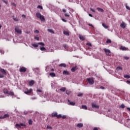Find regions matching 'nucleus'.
Masks as SVG:
<instances>
[{"instance_id":"4","label":"nucleus","mask_w":130,"mask_h":130,"mask_svg":"<svg viewBox=\"0 0 130 130\" xmlns=\"http://www.w3.org/2000/svg\"><path fill=\"white\" fill-rule=\"evenodd\" d=\"M91 107L92 108H95L96 109H99V105L95 104V103H92L91 104Z\"/></svg>"},{"instance_id":"53","label":"nucleus","mask_w":130,"mask_h":130,"mask_svg":"<svg viewBox=\"0 0 130 130\" xmlns=\"http://www.w3.org/2000/svg\"><path fill=\"white\" fill-rule=\"evenodd\" d=\"M21 126H26V124L24 123H21L20 124Z\"/></svg>"},{"instance_id":"61","label":"nucleus","mask_w":130,"mask_h":130,"mask_svg":"<svg viewBox=\"0 0 130 130\" xmlns=\"http://www.w3.org/2000/svg\"><path fill=\"white\" fill-rule=\"evenodd\" d=\"M62 21L63 22H67V20L64 19H62Z\"/></svg>"},{"instance_id":"35","label":"nucleus","mask_w":130,"mask_h":130,"mask_svg":"<svg viewBox=\"0 0 130 130\" xmlns=\"http://www.w3.org/2000/svg\"><path fill=\"white\" fill-rule=\"evenodd\" d=\"M119 70H121V71H122V68H121L120 67H118L116 68V71H119Z\"/></svg>"},{"instance_id":"56","label":"nucleus","mask_w":130,"mask_h":130,"mask_svg":"<svg viewBox=\"0 0 130 130\" xmlns=\"http://www.w3.org/2000/svg\"><path fill=\"white\" fill-rule=\"evenodd\" d=\"M64 16H65V17H70V15H69L68 14H65Z\"/></svg>"},{"instance_id":"55","label":"nucleus","mask_w":130,"mask_h":130,"mask_svg":"<svg viewBox=\"0 0 130 130\" xmlns=\"http://www.w3.org/2000/svg\"><path fill=\"white\" fill-rule=\"evenodd\" d=\"M11 5H12V6H14V7H16V4H15V3H11Z\"/></svg>"},{"instance_id":"22","label":"nucleus","mask_w":130,"mask_h":130,"mask_svg":"<svg viewBox=\"0 0 130 130\" xmlns=\"http://www.w3.org/2000/svg\"><path fill=\"white\" fill-rule=\"evenodd\" d=\"M47 31L48 32H49L50 33H51L52 34H54V31H53V30H52L51 29H48Z\"/></svg>"},{"instance_id":"15","label":"nucleus","mask_w":130,"mask_h":130,"mask_svg":"<svg viewBox=\"0 0 130 130\" xmlns=\"http://www.w3.org/2000/svg\"><path fill=\"white\" fill-rule=\"evenodd\" d=\"M79 39L80 40H82V41H84L85 40V37L80 35H79Z\"/></svg>"},{"instance_id":"40","label":"nucleus","mask_w":130,"mask_h":130,"mask_svg":"<svg viewBox=\"0 0 130 130\" xmlns=\"http://www.w3.org/2000/svg\"><path fill=\"white\" fill-rule=\"evenodd\" d=\"M38 9H40L41 10H43V7L42 6L39 5L37 7Z\"/></svg>"},{"instance_id":"23","label":"nucleus","mask_w":130,"mask_h":130,"mask_svg":"<svg viewBox=\"0 0 130 130\" xmlns=\"http://www.w3.org/2000/svg\"><path fill=\"white\" fill-rule=\"evenodd\" d=\"M66 87H62L60 88V91H61V92H66Z\"/></svg>"},{"instance_id":"47","label":"nucleus","mask_w":130,"mask_h":130,"mask_svg":"<svg viewBox=\"0 0 130 130\" xmlns=\"http://www.w3.org/2000/svg\"><path fill=\"white\" fill-rule=\"evenodd\" d=\"M47 129L49 128L50 129H52V127H51L50 126H47Z\"/></svg>"},{"instance_id":"28","label":"nucleus","mask_w":130,"mask_h":130,"mask_svg":"<svg viewBox=\"0 0 130 130\" xmlns=\"http://www.w3.org/2000/svg\"><path fill=\"white\" fill-rule=\"evenodd\" d=\"M102 26L104 27V28H105V29H107V28H108V26L105 25V23H102Z\"/></svg>"},{"instance_id":"54","label":"nucleus","mask_w":130,"mask_h":130,"mask_svg":"<svg viewBox=\"0 0 130 130\" xmlns=\"http://www.w3.org/2000/svg\"><path fill=\"white\" fill-rule=\"evenodd\" d=\"M35 33H37V34L39 33V30H35Z\"/></svg>"},{"instance_id":"48","label":"nucleus","mask_w":130,"mask_h":130,"mask_svg":"<svg viewBox=\"0 0 130 130\" xmlns=\"http://www.w3.org/2000/svg\"><path fill=\"white\" fill-rule=\"evenodd\" d=\"M126 9H127V10H129V11H130V7H129V6H128L127 5L126 6Z\"/></svg>"},{"instance_id":"60","label":"nucleus","mask_w":130,"mask_h":130,"mask_svg":"<svg viewBox=\"0 0 130 130\" xmlns=\"http://www.w3.org/2000/svg\"><path fill=\"white\" fill-rule=\"evenodd\" d=\"M126 83L127 84H130V80H127Z\"/></svg>"},{"instance_id":"16","label":"nucleus","mask_w":130,"mask_h":130,"mask_svg":"<svg viewBox=\"0 0 130 130\" xmlns=\"http://www.w3.org/2000/svg\"><path fill=\"white\" fill-rule=\"evenodd\" d=\"M51 115L52 117H56V116H57V112L52 113Z\"/></svg>"},{"instance_id":"43","label":"nucleus","mask_w":130,"mask_h":130,"mask_svg":"<svg viewBox=\"0 0 130 130\" xmlns=\"http://www.w3.org/2000/svg\"><path fill=\"white\" fill-rule=\"evenodd\" d=\"M2 1L3 2V3H5V4H6V5H8V1H5V0H2Z\"/></svg>"},{"instance_id":"37","label":"nucleus","mask_w":130,"mask_h":130,"mask_svg":"<svg viewBox=\"0 0 130 130\" xmlns=\"http://www.w3.org/2000/svg\"><path fill=\"white\" fill-rule=\"evenodd\" d=\"M125 106H124V104H121L120 106V108H122V109L125 108Z\"/></svg>"},{"instance_id":"11","label":"nucleus","mask_w":130,"mask_h":130,"mask_svg":"<svg viewBox=\"0 0 130 130\" xmlns=\"http://www.w3.org/2000/svg\"><path fill=\"white\" fill-rule=\"evenodd\" d=\"M63 75H66L67 76H70V72L68 71L64 70L62 72Z\"/></svg>"},{"instance_id":"31","label":"nucleus","mask_w":130,"mask_h":130,"mask_svg":"<svg viewBox=\"0 0 130 130\" xmlns=\"http://www.w3.org/2000/svg\"><path fill=\"white\" fill-rule=\"evenodd\" d=\"M9 95L10 96H14V92L13 91H10L8 92Z\"/></svg>"},{"instance_id":"18","label":"nucleus","mask_w":130,"mask_h":130,"mask_svg":"<svg viewBox=\"0 0 130 130\" xmlns=\"http://www.w3.org/2000/svg\"><path fill=\"white\" fill-rule=\"evenodd\" d=\"M59 67H63V68H67V64L66 63H60L59 65Z\"/></svg>"},{"instance_id":"62","label":"nucleus","mask_w":130,"mask_h":130,"mask_svg":"<svg viewBox=\"0 0 130 130\" xmlns=\"http://www.w3.org/2000/svg\"><path fill=\"white\" fill-rule=\"evenodd\" d=\"M22 17L23 18H26V15L23 14V15H22Z\"/></svg>"},{"instance_id":"33","label":"nucleus","mask_w":130,"mask_h":130,"mask_svg":"<svg viewBox=\"0 0 130 130\" xmlns=\"http://www.w3.org/2000/svg\"><path fill=\"white\" fill-rule=\"evenodd\" d=\"M33 123V121H32V119H30L28 121V124L31 125Z\"/></svg>"},{"instance_id":"51","label":"nucleus","mask_w":130,"mask_h":130,"mask_svg":"<svg viewBox=\"0 0 130 130\" xmlns=\"http://www.w3.org/2000/svg\"><path fill=\"white\" fill-rule=\"evenodd\" d=\"M90 11L91 12H92V13H95V10L92 9V8H90Z\"/></svg>"},{"instance_id":"12","label":"nucleus","mask_w":130,"mask_h":130,"mask_svg":"<svg viewBox=\"0 0 130 130\" xmlns=\"http://www.w3.org/2000/svg\"><path fill=\"white\" fill-rule=\"evenodd\" d=\"M121 28H122V29H124L125 27H126V25H125V23L124 22H122L120 24Z\"/></svg>"},{"instance_id":"17","label":"nucleus","mask_w":130,"mask_h":130,"mask_svg":"<svg viewBox=\"0 0 130 130\" xmlns=\"http://www.w3.org/2000/svg\"><path fill=\"white\" fill-rule=\"evenodd\" d=\"M120 49L121 50H123V51L127 50V48H126V47L122 46L120 47Z\"/></svg>"},{"instance_id":"2","label":"nucleus","mask_w":130,"mask_h":130,"mask_svg":"<svg viewBox=\"0 0 130 130\" xmlns=\"http://www.w3.org/2000/svg\"><path fill=\"white\" fill-rule=\"evenodd\" d=\"M15 30L17 32V34H22V30L19 28V26H15Z\"/></svg>"},{"instance_id":"42","label":"nucleus","mask_w":130,"mask_h":130,"mask_svg":"<svg viewBox=\"0 0 130 130\" xmlns=\"http://www.w3.org/2000/svg\"><path fill=\"white\" fill-rule=\"evenodd\" d=\"M66 93L67 94V95H70V94H71V91L67 90Z\"/></svg>"},{"instance_id":"38","label":"nucleus","mask_w":130,"mask_h":130,"mask_svg":"<svg viewBox=\"0 0 130 130\" xmlns=\"http://www.w3.org/2000/svg\"><path fill=\"white\" fill-rule=\"evenodd\" d=\"M56 117L57 118H61L62 117L61 114L57 115Z\"/></svg>"},{"instance_id":"44","label":"nucleus","mask_w":130,"mask_h":130,"mask_svg":"<svg viewBox=\"0 0 130 130\" xmlns=\"http://www.w3.org/2000/svg\"><path fill=\"white\" fill-rule=\"evenodd\" d=\"M61 117H62V119H66V118H67V116L63 115V116H62Z\"/></svg>"},{"instance_id":"1","label":"nucleus","mask_w":130,"mask_h":130,"mask_svg":"<svg viewBox=\"0 0 130 130\" xmlns=\"http://www.w3.org/2000/svg\"><path fill=\"white\" fill-rule=\"evenodd\" d=\"M36 16L37 18H38V19H40L41 21H45V18H44V16L42 15L41 14H40V13L37 12L36 14Z\"/></svg>"},{"instance_id":"34","label":"nucleus","mask_w":130,"mask_h":130,"mask_svg":"<svg viewBox=\"0 0 130 130\" xmlns=\"http://www.w3.org/2000/svg\"><path fill=\"white\" fill-rule=\"evenodd\" d=\"M106 43H107V44H109V43H111V40L110 39H107V41H106Z\"/></svg>"},{"instance_id":"25","label":"nucleus","mask_w":130,"mask_h":130,"mask_svg":"<svg viewBox=\"0 0 130 130\" xmlns=\"http://www.w3.org/2000/svg\"><path fill=\"white\" fill-rule=\"evenodd\" d=\"M4 93L5 94H9V90H8V89H5L4 90Z\"/></svg>"},{"instance_id":"24","label":"nucleus","mask_w":130,"mask_h":130,"mask_svg":"<svg viewBox=\"0 0 130 130\" xmlns=\"http://www.w3.org/2000/svg\"><path fill=\"white\" fill-rule=\"evenodd\" d=\"M49 75L50 76V77H54L56 76L55 73H51L49 74Z\"/></svg>"},{"instance_id":"36","label":"nucleus","mask_w":130,"mask_h":130,"mask_svg":"<svg viewBox=\"0 0 130 130\" xmlns=\"http://www.w3.org/2000/svg\"><path fill=\"white\" fill-rule=\"evenodd\" d=\"M124 78H125V79H129L130 76L129 75H124Z\"/></svg>"},{"instance_id":"8","label":"nucleus","mask_w":130,"mask_h":130,"mask_svg":"<svg viewBox=\"0 0 130 130\" xmlns=\"http://www.w3.org/2000/svg\"><path fill=\"white\" fill-rule=\"evenodd\" d=\"M105 52L107 54V55H110L111 51L110 50L107 49H104Z\"/></svg>"},{"instance_id":"19","label":"nucleus","mask_w":130,"mask_h":130,"mask_svg":"<svg viewBox=\"0 0 130 130\" xmlns=\"http://www.w3.org/2000/svg\"><path fill=\"white\" fill-rule=\"evenodd\" d=\"M77 127H79V128L83 127V123H78L77 125Z\"/></svg>"},{"instance_id":"10","label":"nucleus","mask_w":130,"mask_h":130,"mask_svg":"<svg viewBox=\"0 0 130 130\" xmlns=\"http://www.w3.org/2000/svg\"><path fill=\"white\" fill-rule=\"evenodd\" d=\"M0 72L2 73V74H3V75H7V72H6V70H5V69L1 68L0 69Z\"/></svg>"},{"instance_id":"32","label":"nucleus","mask_w":130,"mask_h":130,"mask_svg":"<svg viewBox=\"0 0 130 130\" xmlns=\"http://www.w3.org/2000/svg\"><path fill=\"white\" fill-rule=\"evenodd\" d=\"M83 93H79L77 95L78 97H83Z\"/></svg>"},{"instance_id":"41","label":"nucleus","mask_w":130,"mask_h":130,"mask_svg":"<svg viewBox=\"0 0 130 130\" xmlns=\"http://www.w3.org/2000/svg\"><path fill=\"white\" fill-rule=\"evenodd\" d=\"M15 126H16V127H20V128H21V124H16L15 125Z\"/></svg>"},{"instance_id":"7","label":"nucleus","mask_w":130,"mask_h":130,"mask_svg":"<svg viewBox=\"0 0 130 130\" xmlns=\"http://www.w3.org/2000/svg\"><path fill=\"white\" fill-rule=\"evenodd\" d=\"M78 68L77 66H76L75 67H73L71 69V71L72 72V73H75L77 70H78Z\"/></svg>"},{"instance_id":"45","label":"nucleus","mask_w":130,"mask_h":130,"mask_svg":"<svg viewBox=\"0 0 130 130\" xmlns=\"http://www.w3.org/2000/svg\"><path fill=\"white\" fill-rule=\"evenodd\" d=\"M86 45H88V46H92V44L90 43H86Z\"/></svg>"},{"instance_id":"58","label":"nucleus","mask_w":130,"mask_h":130,"mask_svg":"<svg viewBox=\"0 0 130 130\" xmlns=\"http://www.w3.org/2000/svg\"><path fill=\"white\" fill-rule=\"evenodd\" d=\"M0 78H4V74H0Z\"/></svg>"},{"instance_id":"9","label":"nucleus","mask_w":130,"mask_h":130,"mask_svg":"<svg viewBox=\"0 0 130 130\" xmlns=\"http://www.w3.org/2000/svg\"><path fill=\"white\" fill-rule=\"evenodd\" d=\"M32 88H30L29 89H27V91H24V93L25 94H26V95H28V94H31V93H32Z\"/></svg>"},{"instance_id":"50","label":"nucleus","mask_w":130,"mask_h":130,"mask_svg":"<svg viewBox=\"0 0 130 130\" xmlns=\"http://www.w3.org/2000/svg\"><path fill=\"white\" fill-rule=\"evenodd\" d=\"M100 89H102V90H104V89H105V87H104V86H100Z\"/></svg>"},{"instance_id":"39","label":"nucleus","mask_w":130,"mask_h":130,"mask_svg":"<svg viewBox=\"0 0 130 130\" xmlns=\"http://www.w3.org/2000/svg\"><path fill=\"white\" fill-rule=\"evenodd\" d=\"M32 46H34V47H38V44H32Z\"/></svg>"},{"instance_id":"21","label":"nucleus","mask_w":130,"mask_h":130,"mask_svg":"<svg viewBox=\"0 0 130 130\" xmlns=\"http://www.w3.org/2000/svg\"><path fill=\"white\" fill-rule=\"evenodd\" d=\"M97 10L99 11V12H101V13H103V12H104V10L100 8H97Z\"/></svg>"},{"instance_id":"46","label":"nucleus","mask_w":130,"mask_h":130,"mask_svg":"<svg viewBox=\"0 0 130 130\" xmlns=\"http://www.w3.org/2000/svg\"><path fill=\"white\" fill-rule=\"evenodd\" d=\"M124 59H126V60H127V59H129V57H128L127 56H124Z\"/></svg>"},{"instance_id":"26","label":"nucleus","mask_w":130,"mask_h":130,"mask_svg":"<svg viewBox=\"0 0 130 130\" xmlns=\"http://www.w3.org/2000/svg\"><path fill=\"white\" fill-rule=\"evenodd\" d=\"M13 19L14 20V21H15V22H18V21H19V19L17 18V17H15V16H13Z\"/></svg>"},{"instance_id":"63","label":"nucleus","mask_w":130,"mask_h":130,"mask_svg":"<svg viewBox=\"0 0 130 130\" xmlns=\"http://www.w3.org/2000/svg\"><path fill=\"white\" fill-rule=\"evenodd\" d=\"M93 130H98V128H97V127H94V128H93Z\"/></svg>"},{"instance_id":"29","label":"nucleus","mask_w":130,"mask_h":130,"mask_svg":"<svg viewBox=\"0 0 130 130\" xmlns=\"http://www.w3.org/2000/svg\"><path fill=\"white\" fill-rule=\"evenodd\" d=\"M82 109H85V110H87V108L86 106V105H82Z\"/></svg>"},{"instance_id":"57","label":"nucleus","mask_w":130,"mask_h":130,"mask_svg":"<svg viewBox=\"0 0 130 130\" xmlns=\"http://www.w3.org/2000/svg\"><path fill=\"white\" fill-rule=\"evenodd\" d=\"M88 26H90V27H92V28H94V26L91 24H89Z\"/></svg>"},{"instance_id":"14","label":"nucleus","mask_w":130,"mask_h":130,"mask_svg":"<svg viewBox=\"0 0 130 130\" xmlns=\"http://www.w3.org/2000/svg\"><path fill=\"white\" fill-rule=\"evenodd\" d=\"M35 83V81H34V80H31L29 82V85L30 86H33V85H34Z\"/></svg>"},{"instance_id":"27","label":"nucleus","mask_w":130,"mask_h":130,"mask_svg":"<svg viewBox=\"0 0 130 130\" xmlns=\"http://www.w3.org/2000/svg\"><path fill=\"white\" fill-rule=\"evenodd\" d=\"M40 50L41 51H45V50H46V49L44 47H40Z\"/></svg>"},{"instance_id":"52","label":"nucleus","mask_w":130,"mask_h":130,"mask_svg":"<svg viewBox=\"0 0 130 130\" xmlns=\"http://www.w3.org/2000/svg\"><path fill=\"white\" fill-rule=\"evenodd\" d=\"M35 39L36 40H39V37H35Z\"/></svg>"},{"instance_id":"30","label":"nucleus","mask_w":130,"mask_h":130,"mask_svg":"<svg viewBox=\"0 0 130 130\" xmlns=\"http://www.w3.org/2000/svg\"><path fill=\"white\" fill-rule=\"evenodd\" d=\"M38 44L39 45H41L42 46H45V44H44V43H42V42L38 43Z\"/></svg>"},{"instance_id":"3","label":"nucleus","mask_w":130,"mask_h":130,"mask_svg":"<svg viewBox=\"0 0 130 130\" xmlns=\"http://www.w3.org/2000/svg\"><path fill=\"white\" fill-rule=\"evenodd\" d=\"M9 117H10V115L6 114L3 116H0V119H5L6 118H9Z\"/></svg>"},{"instance_id":"49","label":"nucleus","mask_w":130,"mask_h":130,"mask_svg":"<svg viewBox=\"0 0 130 130\" xmlns=\"http://www.w3.org/2000/svg\"><path fill=\"white\" fill-rule=\"evenodd\" d=\"M37 92H39L40 93H42V90H41V89H37Z\"/></svg>"},{"instance_id":"59","label":"nucleus","mask_w":130,"mask_h":130,"mask_svg":"<svg viewBox=\"0 0 130 130\" xmlns=\"http://www.w3.org/2000/svg\"><path fill=\"white\" fill-rule=\"evenodd\" d=\"M63 13H66L67 10L66 9H62Z\"/></svg>"},{"instance_id":"20","label":"nucleus","mask_w":130,"mask_h":130,"mask_svg":"<svg viewBox=\"0 0 130 130\" xmlns=\"http://www.w3.org/2000/svg\"><path fill=\"white\" fill-rule=\"evenodd\" d=\"M63 34L64 35H66L67 36H70V32L69 31H63Z\"/></svg>"},{"instance_id":"5","label":"nucleus","mask_w":130,"mask_h":130,"mask_svg":"<svg viewBox=\"0 0 130 130\" xmlns=\"http://www.w3.org/2000/svg\"><path fill=\"white\" fill-rule=\"evenodd\" d=\"M26 71H27V69H26V68H25L24 67H20V68L19 69V72L20 73H25V72H26Z\"/></svg>"},{"instance_id":"13","label":"nucleus","mask_w":130,"mask_h":130,"mask_svg":"<svg viewBox=\"0 0 130 130\" xmlns=\"http://www.w3.org/2000/svg\"><path fill=\"white\" fill-rule=\"evenodd\" d=\"M68 102L69 103L70 105H72V106H74L76 104V103H75L74 102H71V101H70V100H68Z\"/></svg>"},{"instance_id":"6","label":"nucleus","mask_w":130,"mask_h":130,"mask_svg":"<svg viewBox=\"0 0 130 130\" xmlns=\"http://www.w3.org/2000/svg\"><path fill=\"white\" fill-rule=\"evenodd\" d=\"M87 81L89 85H93L94 84V80L92 78H88L87 79Z\"/></svg>"},{"instance_id":"64","label":"nucleus","mask_w":130,"mask_h":130,"mask_svg":"<svg viewBox=\"0 0 130 130\" xmlns=\"http://www.w3.org/2000/svg\"><path fill=\"white\" fill-rule=\"evenodd\" d=\"M127 110H128V111H130V108H127Z\"/></svg>"}]
</instances>
